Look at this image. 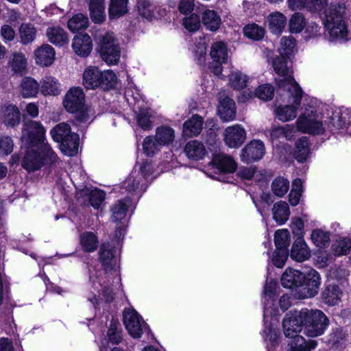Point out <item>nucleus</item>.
Wrapping results in <instances>:
<instances>
[{
  "label": "nucleus",
  "mask_w": 351,
  "mask_h": 351,
  "mask_svg": "<svg viewBox=\"0 0 351 351\" xmlns=\"http://www.w3.org/2000/svg\"><path fill=\"white\" fill-rule=\"evenodd\" d=\"M40 84L32 77H25L21 83V95L23 97H33L38 93Z\"/></svg>",
  "instance_id": "nucleus-38"
},
{
  "label": "nucleus",
  "mask_w": 351,
  "mask_h": 351,
  "mask_svg": "<svg viewBox=\"0 0 351 351\" xmlns=\"http://www.w3.org/2000/svg\"><path fill=\"white\" fill-rule=\"evenodd\" d=\"M311 256L310 250L302 237L295 239L291 247L290 257L297 261L303 262L308 260Z\"/></svg>",
  "instance_id": "nucleus-20"
},
{
  "label": "nucleus",
  "mask_w": 351,
  "mask_h": 351,
  "mask_svg": "<svg viewBox=\"0 0 351 351\" xmlns=\"http://www.w3.org/2000/svg\"><path fill=\"white\" fill-rule=\"evenodd\" d=\"M292 9L306 8L311 12L321 11L327 5V0H288Z\"/></svg>",
  "instance_id": "nucleus-23"
},
{
  "label": "nucleus",
  "mask_w": 351,
  "mask_h": 351,
  "mask_svg": "<svg viewBox=\"0 0 351 351\" xmlns=\"http://www.w3.org/2000/svg\"><path fill=\"white\" fill-rule=\"evenodd\" d=\"M45 130L38 122H25L23 129L21 142L27 147H41L45 143Z\"/></svg>",
  "instance_id": "nucleus-9"
},
{
  "label": "nucleus",
  "mask_w": 351,
  "mask_h": 351,
  "mask_svg": "<svg viewBox=\"0 0 351 351\" xmlns=\"http://www.w3.org/2000/svg\"><path fill=\"white\" fill-rule=\"evenodd\" d=\"M35 57L37 64L48 66L55 59L54 49L49 45H43L35 51Z\"/></svg>",
  "instance_id": "nucleus-25"
},
{
  "label": "nucleus",
  "mask_w": 351,
  "mask_h": 351,
  "mask_svg": "<svg viewBox=\"0 0 351 351\" xmlns=\"http://www.w3.org/2000/svg\"><path fill=\"white\" fill-rule=\"evenodd\" d=\"M183 25L189 32H195L198 30L200 27L199 17L195 14L185 17L183 20Z\"/></svg>",
  "instance_id": "nucleus-62"
},
{
  "label": "nucleus",
  "mask_w": 351,
  "mask_h": 351,
  "mask_svg": "<svg viewBox=\"0 0 351 351\" xmlns=\"http://www.w3.org/2000/svg\"><path fill=\"white\" fill-rule=\"evenodd\" d=\"M130 203V199L128 198L115 202L110 208L112 220L117 222L124 219Z\"/></svg>",
  "instance_id": "nucleus-36"
},
{
  "label": "nucleus",
  "mask_w": 351,
  "mask_h": 351,
  "mask_svg": "<svg viewBox=\"0 0 351 351\" xmlns=\"http://www.w3.org/2000/svg\"><path fill=\"white\" fill-rule=\"evenodd\" d=\"M117 76L112 71H101L97 66L87 67L83 73L82 82L87 89H95L101 86L112 88L116 84Z\"/></svg>",
  "instance_id": "nucleus-6"
},
{
  "label": "nucleus",
  "mask_w": 351,
  "mask_h": 351,
  "mask_svg": "<svg viewBox=\"0 0 351 351\" xmlns=\"http://www.w3.org/2000/svg\"><path fill=\"white\" fill-rule=\"evenodd\" d=\"M209 166L212 169L216 168L220 173H230L235 171L237 165L231 156L224 154H218L214 156Z\"/></svg>",
  "instance_id": "nucleus-15"
},
{
  "label": "nucleus",
  "mask_w": 351,
  "mask_h": 351,
  "mask_svg": "<svg viewBox=\"0 0 351 351\" xmlns=\"http://www.w3.org/2000/svg\"><path fill=\"white\" fill-rule=\"evenodd\" d=\"M123 315V324L129 334L134 338H139L146 326L144 321L134 309H125Z\"/></svg>",
  "instance_id": "nucleus-11"
},
{
  "label": "nucleus",
  "mask_w": 351,
  "mask_h": 351,
  "mask_svg": "<svg viewBox=\"0 0 351 351\" xmlns=\"http://www.w3.org/2000/svg\"><path fill=\"white\" fill-rule=\"evenodd\" d=\"M218 114L223 121L233 120L236 116L235 104L228 97H220L218 106Z\"/></svg>",
  "instance_id": "nucleus-22"
},
{
  "label": "nucleus",
  "mask_w": 351,
  "mask_h": 351,
  "mask_svg": "<svg viewBox=\"0 0 351 351\" xmlns=\"http://www.w3.org/2000/svg\"><path fill=\"white\" fill-rule=\"evenodd\" d=\"M27 148L29 149L23 158L22 166L28 171H36L44 165L53 164L58 160L56 154L47 144Z\"/></svg>",
  "instance_id": "nucleus-1"
},
{
  "label": "nucleus",
  "mask_w": 351,
  "mask_h": 351,
  "mask_svg": "<svg viewBox=\"0 0 351 351\" xmlns=\"http://www.w3.org/2000/svg\"><path fill=\"white\" fill-rule=\"evenodd\" d=\"M210 54L214 62L219 64L226 62L228 52L224 43L221 41L214 43L211 46Z\"/></svg>",
  "instance_id": "nucleus-37"
},
{
  "label": "nucleus",
  "mask_w": 351,
  "mask_h": 351,
  "mask_svg": "<svg viewBox=\"0 0 351 351\" xmlns=\"http://www.w3.org/2000/svg\"><path fill=\"white\" fill-rule=\"evenodd\" d=\"M84 93L80 87L71 88L63 99V106L66 111L76 113V121L86 123L89 119L87 110L84 108Z\"/></svg>",
  "instance_id": "nucleus-7"
},
{
  "label": "nucleus",
  "mask_w": 351,
  "mask_h": 351,
  "mask_svg": "<svg viewBox=\"0 0 351 351\" xmlns=\"http://www.w3.org/2000/svg\"><path fill=\"white\" fill-rule=\"evenodd\" d=\"M274 242L278 250L286 251L290 243V234L288 230H277L274 235Z\"/></svg>",
  "instance_id": "nucleus-47"
},
{
  "label": "nucleus",
  "mask_w": 351,
  "mask_h": 351,
  "mask_svg": "<svg viewBox=\"0 0 351 351\" xmlns=\"http://www.w3.org/2000/svg\"><path fill=\"white\" fill-rule=\"evenodd\" d=\"M152 111L149 109L140 110L136 117L138 125L144 130H149L152 123Z\"/></svg>",
  "instance_id": "nucleus-57"
},
{
  "label": "nucleus",
  "mask_w": 351,
  "mask_h": 351,
  "mask_svg": "<svg viewBox=\"0 0 351 351\" xmlns=\"http://www.w3.org/2000/svg\"><path fill=\"white\" fill-rule=\"evenodd\" d=\"M99 260L106 271L111 270L116 265L113 247L109 243H103L99 252Z\"/></svg>",
  "instance_id": "nucleus-28"
},
{
  "label": "nucleus",
  "mask_w": 351,
  "mask_h": 351,
  "mask_svg": "<svg viewBox=\"0 0 351 351\" xmlns=\"http://www.w3.org/2000/svg\"><path fill=\"white\" fill-rule=\"evenodd\" d=\"M243 32L247 37L256 40L262 39L265 34L264 29L256 24H251L245 26Z\"/></svg>",
  "instance_id": "nucleus-56"
},
{
  "label": "nucleus",
  "mask_w": 351,
  "mask_h": 351,
  "mask_svg": "<svg viewBox=\"0 0 351 351\" xmlns=\"http://www.w3.org/2000/svg\"><path fill=\"white\" fill-rule=\"evenodd\" d=\"M267 23L270 31L276 34L282 32L287 23V19L280 12H275L267 16Z\"/></svg>",
  "instance_id": "nucleus-31"
},
{
  "label": "nucleus",
  "mask_w": 351,
  "mask_h": 351,
  "mask_svg": "<svg viewBox=\"0 0 351 351\" xmlns=\"http://www.w3.org/2000/svg\"><path fill=\"white\" fill-rule=\"evenodd\" d=\"M99 52L104 61L116 64L121 56V49L113 33H106L99 38Z\"/></svg>",
  "instance_id": "nucleus-8"
},
{
  "label": "nucleus",
  "mask_w": 351,
  "mask_h": 351,
  "mask_svg": "<svg viewBox=\"0 0 351 351\" xmlns=\"http://www.w3.org/2000/svg\"><path fill=\"white\" fill-rule=\"evenodd\" d=\"M109 341L114 344H118L122 340L121 329L119 328V323L112 320L108 330Z\"/></svg>",
  "instance_id": "nucleus-55"
},
{
  "label": "nucleus",
  "mask_w": 351,
  "mask_h": 351,
  "mask_svg": "<svg viewBox=\"0 0 351 351\" xmlns=\"http://www.w3.org/2000/svg\"><path fill=\"white\" fill-rule=\"evenodd\" d=\"M265 153V145L260 140H252L241 150V160L245 163H250L261 160Z\"/></svg>",
  "instance_id": "nucleus-13"
},
{
  "label": "nucleus",
  "mask_w": 351,
  "mask_h": 351,
  "mask_svg": "<svg viewBox=\"0 0 351 351\" xmlns=\"http://www.w3.org/2000/svg\"><path fill=\"white\" fill-rule=\"evenodd\" d=\"M80 245L83 250L86 252H93L98 245L97 236L91 232H84L80 236Z\"/></svg>",
  "instance_id": "nucleus-43"
},
{
  "label": "nucleus",
  "mask_w": 351,
  "mask_h": 351,
  "mask_svg": "<svg viewBox=\"0 0 351 351\" xmlns=\"http://www.w3.org/2000/svg\"><path fill=\"white\" fill-rule=\"evenodd\" d=\"M137 5L140 14L148 20H152L154 16L155 5L149 0H139Z\"/></svg>",
  "instance_id": "nucleus-53"
},
{
  "label": "nucleus",
  "mask_w": 351,
  "mask_h": 351,
  "mask_svg": "<svg viewBox=\"0 0 351 351\" xmlns=\"http://www.w3.org/2000/svg\"><path fill=\"white\" fill-rule=\"evenodd\" d=\"M72 48L77 56L86 57L92 51V40L86 34L76 35L73 40Z\"/></svg>",
  "instance_id": "nucleus-17"
},
{
  "label": "nucleus",
  "mask_w": 351,
  "mask_h": 351,
  "mask_svg": "<svg viewBox=\"0 0 351 351\" xmlns=\"http://www.w3.org/2000/svg\"><path fill=\"white\" fill-rule=\"evenodd\" d=\"M128 0H111L109 5L110 17L117 18L127 12Z\"/></svg>",
  "instance_id": "nucleus-48"
},
{
  "label": "nucleus",
  "mask_w": 351,
  "mask_h": 351,
  "mask_svg": "<svg viewBox=\"0 0 351 351\" xmlns=\"http://www.w3.org/2000/svg\"><path fill=\"white\" fill-rule=\"evenodd\" d=\"M306 25V21L302 14L294 13L289 21V30L292 33L301 32Z\"/></svg>",
  "instance_id": "nucleus-49"
},
{
  "label": "nucleus",
  "mask_w": 351,
  "mask_h": 351,
  "mask_svg": "<svg viewBox=\"0 0 351 351\" xmlns=\"http://www.w3.org/2000/svg\"><path fill=\"white\" fill-rule=\"evenodd\" d=\"M203 118L199 114H194L183 125V133L185 136L192 137L197 136L202 130Z\"/></svg>",
  "instance_id": "nucleus-27"
},
{
  "label": "nucleus",
  "mask_w": 351,
  "mask_h": 351,
  "mask_svg": "<svg viewBox=\"0 0 351 351\" xmlns=\"http://www.w3.org/2000/svg\"><path fill=\"white\" fill-rule=\"evenodd\" d=\"M320 278L318 272L314 269L310 270L306 275L300 286L304 292L306 297H313L318 292Z\"/></svg>",
  "instance_id": "nucleus-16"
},
{
  "label": "nucleus",
  "mask_w": 351,
  "mask_h": 351,
  "mask_svg": "<svg viewBox=\"0 0 351 351\" xmlns=\"http://www.w3.org/2000/svg\"><path fill=\"white\" fill-rule=\"evenodd\" d=\"M202 21L206 29L213 32L217 31L221 23L219 15L215 10H210L203 13Z\"/></svg>",
  "instance_id": "nucleus-39"
},
{
  "label": "nucleus",
  "mask_w": 351,
  "mask_h": 351,
  "mask_svg": "<svg viewBox=\"0 0 351 351\" xmlns=\"http://www.w3.org/2000/svg\"><path fill=\"white\" fill-rule=\"evenodd\" d=\"M342 292L338 285H329L322 293L324 302L330 306L335 305L339 301Z\"/></svg>",
  "instance_id": "nucleus-40"
},
{
  "label": "nucleus",
  "mask_w": 351,
  "mask_h": 351,
  "mask_svg": "<svg viewBox=\"0 0 351 351\" xmlns=\"http://www.w3.org/2000/svg\"><path fill=\"white\" fill-rule=\"evenodd\" d=\"M293 98V104L291 105H286L284 106L278 107L276 110V117L281 121H289L292 120L296 117L297 115V109L300 105L301 100L300 101V104H297L295 101V94L292 91L291 93H289Z\"/></svg>",
  "instance_id": "nucleus-24"
},
{
  "label": "nucleus",
  "mask_w": 351,
  "mask_h": 351,
  "mask_svg": "<svg viewBox=\"0 0 351 351\" xmlns=\"http://www.w3.org/2000/svg\"><path fill=\"white\" fill-rule=\"evenodd\" d=\"M295 51V40L292 36H284L280 41L279 51L280 56L289 58Z\"/></svg>",
  "instance_id": "nucleus-52"
},
{
  "label": "nucleus",
  "mask_w": 351,
  "mask_h": 351,
  "mask_svg": "<svg viewBox=\"0 0 351 351\" xmlns=\"http://www.w3.org/2000/svg\"><path fill=\"white\" fill-rule=\"evenodd\" d=\"M273 218L279 224L285 223L289 219L290 210L287 202L280 201L274 205Z\"/></svg>",
  "instance_id": "nucleus-35"
},
{
  "label": "nucleus",
  "mask_w": 351,
  "mask_h": 351,
  "mask_svg": "<svg viewBox=\"0 0 351 351\" xmlns=\"http://www.w3.org/2000/svg\"><path fill=\"white\" fill-rule=\"evenodd\" d=\"M350 121L347 118L346 114L343 113H335L331 117L330 123V126L335 129L339 130L346 127Z\"/></svg>",
  "instance_id": "nucleus-59"
},
{
  "label": "nucleus",
  "mask_w": 351,
  "mask_h": 351,
  "mask_svg": "<svg viewBox=\"0 0 351 351\" xmlns=\"http://www.w3.org/2000/svg\"><path fill=\"white\" fill-rule=\"evenodd\" d=\"M158 143L159 142L155 136H147L143 143L144 153L148 156H154L162 147V145Z\"/></svg>",
  "instance_id": "nucleus-44"
},
{
  "label": "nucleus",
  "mask_w": 351,
  "mask_h": 351,
  "mask_svg": "<svg viewBox=\"0 0 351 351\" xmlns=\"http://www.w3.org/2000/svg\"><path fill=\"white\" fill-rule=\"evenodd\" d=\"M47 36L49 40L57 46H63L69 41L67 33L59 27H49L47 30Z\"/></svg>",
  "instance_id": "nucleus-33"
},
{
  "label": "nucleus",
  "mask_w": 351,
  "mask_h": 351,
  "mask_svg": "<svg viewBox=\"0 0 351 351\" xmlns=\"http://www.w3.org/2000/svg\"><path fill=\"white\" fill-rule=\"evenodd\" d=\"M142 179L141 175L138 173L130 175L123 182V186L129 192L135 191L139 186Z\"/></svg>",
  "instance_id": "nucleus-60"
},
{
  "label": "nucleus",
  "mask_w": 351,
  "mask_h": 351,
  "mask_svg": "<svg viewBox=\"0 0 351 351\" xmlns=\"http://www.w3.org/2000/svg\"><path fill=\"white\" fill-rule=\"evenodd\" d=\"M298 130L313 135H319L324 132L322 123L318 120L316 114L311 111L300 115L296 121Z\"/></svg>",
  "instance_id": "nucleus-10"
},
{
  "label": "nucleus",
  "mask_w": 351,
  "mask_h": 351,
  "mask_svg": "<svg viewBox=\"0 0 351 351\" xmlns=\"http://www.w3.org/2000/svg\"><path fill=\"white\" fill-rule=\"evenodd\" d=\"M7 65L13 74L22 75L27 70V59L23 53L15 51L10 56Z\"/></svg>",
  "instance_id": "nucleus-18"
},
{
  "label": "nucleus",
  "mask_w": 351,
  "mask_h": 351,
  "mask_svg": "<svg viewBox=\"0 0 351 351\" xmlns=\"http://www.w3.org/2000/svg\"><path fill=\"white\" fill-rule=\"evenodd\" d=\"M276 286V282L273 281L267 282L265 286L263 291L265 295L264 318L267 315H275L276 313V308L274 304Z\"/></svg>",
  "instance_id": "nucleus-19"
},
{
  "label": "nucleus",
  "mask_w": 351,
  "mask_h": 351,
  "mask_svg": "<svg viewBox=\"0 0 351 351\" xmlns=\"http://www.w3.org/2000/svg\"><path fill=\"white\" fill-rule=\"evenodd\" d=\"M301 316L304 334L311 337L323 335L330 323L327 316L319 309L303 308Z\"/></svg>",
  "instance_id": "nucleus-4"
},
{
  "label": "nucleus",
  "mask_w": 351,
  "mask_h": 351,
  "mask_svg": "<svg viewBox=\"0 0 351 351\" xmlns=\"http://www.w3.org/2000/svg\"><path fill=\"white\" fill-rule=\"evenodd\" d=\"M345 5L343 3H332L325 12V26L329 34L334 38H344L348 34L343 21Z\"/></svg>",
  "instance_id": "nucleus-5"
},
{
  "label": "nucleus",
  "mask_w": 351,
  "mask_h": 351,
  "mask_svg": "<svg viewBox=\"0 0 351 351\" xmlns=\"http://www.w3.org/2000/svg\"><path fill=\"white\" fill-rule=\"evenodd\" d=\"M90 16L95 23H101L106 18L104 0L89 1Z\"/></svg>",
  "instance_id": "nucleus-30"
},
{
  "label": "nucleus",
  "mask_w": 351,
  "mask_h": 351,
  "mask_svg": "<svg viewBox=\"0 0 351 351\" xmlns=\"http://www.w3.org/2000/svg\"><path fill=\"white\" fill-rule=\"evenodd\" d=\"M311 239L317 247H322L328 243L330 237L328 232L322 230H313L311 234Z\"/></svg>",
  "instance_id": "nucleus-58"
},
{
  "label": "nucleus",
  "mask_w": 351,
  "mask_h": 351,
  "mask_svg": "<svg viewBox=\"0 0 351 351\" xmlns=\"http://www.w3.org/2000/svg\"><path fill=\"white\" fill-rule=\"evenodd\" d=\"M304 278V274L298 270L287 269L281 278V284L285 288L294 289L300 287Z\"/></svg>",
  "instance_id": "nucleus-21"
},
{
  "label": "nucleus",
  "mask_w": 351,
  "mask_h": 351,
  "mask_svg": "<svg viewBox=\"0 0 351 351\" xmlns=\"http://www.w3.org/2000/svg\"><path fill=\"white\" fill-rule=\"evenodd\" d=\"M155 136L158 143L166 146L173 143L175 138L174 130L168 126H161L156 129Z\"/></svg>",
  "instance_id": "nucleus-42"
},
{
  "label": "nucleus",
  "mask_w": 351,
  "mask_h": 351,
  "mask_svg": "<svg viewBox=\"0 0 351 351\" xmlns=\"http://www.w3.org/2000/svg\"><path fill=\"white\" fill-rule=\"evenodd\" d=\"M0 114L3 123L8 126L14 127L20 122L21 113L14 105L2 106Z\"/></svg>",
  "instance_id": "nucleus-26"
},
{
  "label": "nucleus",
  "mask_w": 351,
  "mask_h": 351,
  "mask_svg": "<svg viewBox=\"0 0 351 351\" xmlns=\"http://www.w3.org/2000/svg\"><path fill=\"white\" fill-rule=\"evenodd\" d=\"M287 58H288L280 56L274 59L273 68L280 77L276 80L279 87L284 88L288 93H292V91L295 93V101L297 104H299L302 97V90L293 77V72L287 65Z\"/></svg>",
  "instance_id": "nucleus-2"
},
{
  "label": "nucleus",
  "mask_w": 351,
  "mask_h": 351,
  "mask_svg": "<svg viewBox=\"0 0 351 351\" xmlns=\"http://www.w3.org/2000/svg\"><path fill=\"white\" fill-rule=\"evenodd\" d=\"M271 188L275 195L281 197L288 192L289 182L283 177H277L273 180Z\"/></svg>",
  "instance_id": "nucleus-45"
},
{
  "label": "nucleus",
  "mask_w": 351,
  "mask_h": 351,
  "mask_svg": "<svg viewBox=\"0 0 351 351\" xmlns=\"http://www.w3.org/2000/svg\"><path fill=\"white\" fill-rule=\"evenodd\" d=\"M105 199V193L101 190L94 189L89 194V202L91 206L98 208Z\"/></svg>",
  "instance_id": "nucleus-63"
},
{
  "label": "nucleus",
  "mask_w": 351,
  "mask_h": 351,
  "mask_svg": "<svg viewBox=\"0 0 351 351\" xmlns=\"http://www.w3.org/2000/svg\"><path fill=\"white\" fill-rule=\"evenodd\" d=\"M317 346L315 340H309L306 341L305 339L300 335L293 338L289 343V349L288 351H311Z\"/></svg>",
  "instance_id": "nucleus-34"
},
{
  "label": "nucleus",
  "mask_w": 351,
  "mask_h": 351,
  "mask_svg": "<svg viewBox=\"0 0 351 351\" xmlns=\"http://www.w3.org/2000/svg\"><path fill=\"white\" fill-rule=\"evenodd\" d=\"M19 33L21 43L26 45L35 39L36 31L32 25L24 23L21 25Z\"/></svg>",
  "instance_id": "nucleus-50"
},
{
  "label": "nucleus",
  "mask_w": 351,
  "mask_h": 351,
  "mask_svg": "<svg viewBox=\"0 0 351 351\" xmlns=\"http://www.w3.org/2000/svg\"><path fill=\"white\" fill-rule=\"evenodd\" d=\"M184 152L189 158L198 160L205 156L206 149L202 143L191 141L185 145Z\"/></svg>",
  "instance_id": "nucleus-32"
},
{
  "label": "nucleus",
  "mask_w": 351,
  "mask_h": 351,
  "mask_svg": "<svg viewBox=\"0 0 351 351\" xmlns=\"http://www.w3.org/2000/svg\"><path fill=\"white\" fill-rule=\"evenodd\" d=\"M308 139L306 136L299 138L295 143V151L294 156L300 162H304L309 155Z\"/></svg>",
  "instance_id": "nucleus-41"
},
{
  "label": "nucleus",
  "mask_w": 351,
  "mask_h": 351,
  "mask_svg": "<svg viewBox=\"0 0 351 351\" xmlns=\"http://www.w3.org/2000/svg\"><path fill=\"white\" fill-rule=\"evenodd\" d=\"M88 25V17L81 13L75 14L68 21V27L72 32L86 29Z\"/></svg>",
  "instance_id": "nucleus-46"
},
{
  "label": "nucleus",
  "mask_w": 351,
  "mask_h": 351,
  "mask_svg": "<svg viewBox=\"0 0 351 351\" xmlns=\"http://www.w3.org/2000/svg\"><path fill=\"white\" fill-rule=\"evenodd\" d=\"M40 92L45 95H58L61 93L58 80L51 75L45 76L40 82Z\"/></svg>",
  "instance_id": "nucleus-29"
},
{
  "label": "nucleus",
  "mask_w": 351,
  "mask_h": 351,
  "mask_svg": "<svg viewBox=\"0 0 351 351\" xmlns=\"http://www.w3.org/2000/svg\"><path fill=\"white\" fill-rule=\"evenodd\" d=\"M274 89L269 84L260 86L255 92L257 97L262 100L271 99L274 96Z\"/></svg>",
  "instance_id": "nucleus-61"
},
{
  "label": "nucleus",
  "mask_w": 351,
  "mask_h": 351,
  "mask_svg": "<svg viewBox=\"0 0 351 351\" xmlns=\"http://www.w3.org/2000/svg\"><path fill=\"white\" fill-rule=\"evenodd\" d=\"M50 133L53 139L60 143V149L65 155L73 156L77 153L79 136L75 132H71L68 123H60L56 125Z\"/></svg>",
  "instance_id": "nucleus-3"
},
{
  "label": "nucleus",
  "mask_w": 351,
  "mask_h": 351,
  "mask_svg": "<svg viewBox=\"0 0 351 351\" xmlns=\"http://www.w3.org/2000/svg\"><path fill=\"white\" fill-rule=\"evenodd\" d=\"M332 249L335 256L346 255L351 249V240L348 238L337 240L332 243Z\"/></svg>",
  "instance_id": "nucleus-51"
},
{
  "label": "nucleus",
  "mask_w": 351,
  "mask_h": 351,
  "mask_svg": "<svg viewBox=\"0 0 351 351\" xmlns=\"http://www.w3.org/2000/svg\"><path fill=\"white\" fill-rule=\"evenodd\" d=\"M301 311L289 312L283 319V332L286 337L293 339L300 336L298 334L304 328Z\"/></svg>",
  "instance_id": "nucleus-12"
},
{
  "label": "nucleus",
  "mask_w": 351,
  "mask_h": 351,
  "mask_svg": "<svg viewBox=\"0 0 351 351\" xmlns=\"http://www.w3.org/2000/svg\"><path fill=\"white\" fill-rule=\"evenodd\" d=\"M247 77L241 72H233L229 76V82L234 89L240 90L246 86Z\"/></svg>",
  "instance_id": "nucleus-54"
},
{
  "label": "nucleus",
  "mask_w": 351,
  "mask_h": 351,
  "mask_svg": "<svg viewBox=\"0 0 351 351\" xmlns=\"http://www.w3.org/2000/svg\"><path fill=\"white\" fill-rule=\"evenodd\" d=\"M246 132L240 125L229 126L224 130L223 141L230 148H239L246 140Z\"/></svg>",
  "instance_id": "nucleus-14"
},
{
  "label": "nucleus",
  "mask_w": 351,
  "mask_h": 351,
  "mask_svg": "<svg viewBox=\"0 0 351 351\" xmlns=\"http://www.w3.org/2000/svg\"><path fill=\"white\" fill-rule=\"evenodd\" d=\"M14 143L8 136L0 137V155H8L13 150Z\"/></svg>",
  "instance_id": "nucleus-64"
}]
</instances>
